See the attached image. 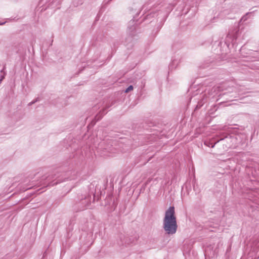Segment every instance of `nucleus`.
I'll list each match as a JSON object with an SVG mask.
<instances>
[{
  "label": "nucleus",
  "instance_id": "9b49d317",
  "mask_svg": "<svg viewBox=\"0 0 259 259\" xmlns=\"http://www.w3.org/2000/svg\"><path fill=\"white\" fill-rule=\"evenodd\" d=\"M39 101V98L38 97L36 98L35 99L33 100L32 101H31V102H30L28 105V106H31L33 104H34V103H35L36 102H38Z\"/></svg>",
  "mask_w": 259,
  "mask_h": 259
},
{
  "label": "nucleus",
  "instance_id": "4be33fe9",
  "mask_svg": "<svg viewBox=\"0 0 259 259\" xmlns=\"http://www.w3.org/2000/svg\"><path fill=\"white\" fill-rule=\"evenodd\" d=\"M48 181L50 180V178H48Z\"/></svg>",
  "mask_w": 259,
  "mask_h": 259
},
{
  "label": "nucleus",
  "instance_id": "412c9836",
  "mask_svg": "<svg viewBox=\"0 0 259 259\" xmlns=\"http://www.w3.org/2000/svg\"><path fill=\"white\" fill-rule=\"evenodd\" d=\"M5 23H6V22L2 23H1V25H3V24H4Z\"/></svg>",
  "mask_w": 259,
  "mask_h": 259
},
{
  "label": "nucleus",
  "instance_id": "a211bd4d",
  "mask_svg": "<svg viewBox=\"0 0 259 259\" xmlns=\"http://www.w3.org/2000/svg\"><path fill=\"white\" fill-rule=\"evenodd\" d=\"M134 20H132L130 22V24H133L134 23Z\"/></svg>",
  "mask_w": 259,
  "mask_h": 259
},
{
  "label": "nucleus",
  "instance_id": "39448f33",
  "mask_svg": "<svg viewBox=\"0 0 259 259\" xmlns=\"http://www.w3.org/2000/svg\"><path fill=\"white\" fill-rule=\"evenodd\" d=\"M113 103V97L112 96H106L104 99L102 103V108L96 115L95 117L96 121L99 120L102 116L107 113V109L110 107Z\"/></svg>",
  "mask_w": 259,
  "mask_h": 259
},
{
  "label": "nucleus",
  "instance_id": "dca6fc26",
  "mask_svg": "<svg viewBox=\"0 0 259 259\" xmlns=\"http://www.w3.org/2000/svg\"><path fill=\"white\" fill-rule=\"evenodd\" d=\"M110 185L111 187L113 188V184H112V179H110Z\"/></svg>",
  "mask_w": 259,
  "mask_h": 259
},
{
  "label": "nucleus",
  "instance_id": "aec40b11",
  "mask_svg": "<svg viewBox=\"0 0 259 259\" xmlns=\"http://www.w3.org/2000/svg\"><path fill=\"white\" fill-rule=\"evenodd\" d=\"M234 39H236V37L235 35L233 36L232 40H234Z\"/></svg>",
  "mask_w": 259,
  "mask_h": 259
},
{
  "label": "nucleus",
  "instance_id": "423d86ee",
  "mask_svg": "<svg viewBox=\"0 0 259 259\" xmlns=\"http://www.w3.org/2000/svg\"><path fill=\"white\" fill-rule=\"evenodd\" d=\"M220 140L224 141V142L227 143L226 147L228 148H234L236 147L237 138L234 136L229 135Z\"/></svg>",
  "mask_w": 259,
  "mask_h": 259
},
{
  "label": "nucleus",
  "instance_id": "f257e3e1",
  "mask_svg": "<svg viewBox=\"0 0 259 259\" xmlns=\"http://www.w3.org/2000/svg\"><path fill=\"white\" fill-rule=\"evenodd\" d=\"M97 187V182L94 181L88 186L84 193L78 194L77 200L74 206V209L76 211L92 208L91 203L99 198L96 196Z\"/></svg>",
  "mask_w": 259,
  "mask_h": 259
},
{
  "label": "nucleus",
  "instance_id": "20e7f679",
  "mask_svg": "<svg viewBox=\"0 0 259 259\" xmlns=\"http://www.w3.org/2000/svg\"><path fill=\"white\" fill-rule=\"evenodd\" d=\"M113 144V140L112 139L106 138L104 140L103 143L100 145L98 149V152L100 153L101 156H110L112 154Z\"/></svg>",
  "mask_w": 259,
  "mask_h": 259
},
{
  "label": "nucleus",
  "instance_id": "f03ea898",
  "mask_svg": "<svg viewBox=\"0 0 259 259\" xmlns=\"http://www.w3.org/2000/svg\"><path fill=\"white\" fill-rule=\"evenodd\" d=\"M162 227L165 233L168 235H174L177 232L178 226L174 206H169L165 211Z\"/></svg>",
  "mask_w": 259,
  "mask_h": 259
},
{
  "label": "nucleus",
  "instance_id": "f3484780",
  "mask_svg": "<svg viewBox=\"0 0 259 259\" xmlns=\"http://www.w3.org/2000/svg\"><path fill=\"white\" fill-rule=\"evenodd\" d=\"M242 20H244V21L246 20V16H244L242 17Z\"/></svg>",
  "mask_w": 259,
  "mask_h": 259
},
{
  "label": "nucleus",
  "instance_id": "9d476101",
  "mask_svg": "<svg viewBox=\"0 0 259 259\" xmlns=\"http://www.w3.org/2000/svg\"><path fill=\"white\" fill-rule=\"evenodd\" d=\"M5 69V66H4L2 70H1V79H0V82L3 80V79L5 78V76L6 74L5 72L3 73V71L4 69Z\"/></svg>",
  "mask_w": 259,
  "mask_h": 259
},
{
  "label": "nucleus",
  "instance_id": "1a4fd4ad",
  "mask_svg": "<svg viewBox=\"0 0 259 259\" xmlns=\"http://www.w3.org/2000/svg\"><path fill=\"white\" fill-rule=\"evenodd\" d=\"M66 179V178H64V179H62V178H61V175H58L57 176H56V178H55V180H56V181L55 182H54V180L52 182H50V183H49V185L50 186H54L55 185H57V184H59V183H60L62 182H63L64 181H65V180Z\"/></svg>",
  "mask_w": 259,
  "mask_h": 259
},
{
  "label": "nucleus",
  "instance_id": "f8f14e48",
  "mask_svg": "<svg viewBox=\"0 0 259 259\" xmlns=\"http://www.w3.org/2000/svg\"><path fill=\"white\" fill-rule=\"evenodd\" d=\"M133 86L132 85H130L125 89L124 92L126 93H128L130 91L133 90Z\"/></svg>",
  "mask_w": 259,
  "mask_h": 259
},
{
  "label": "nucleus",
  "instance_id": "7ed1b4c3",
  "mask_svg": "<svg viewBox=\"0 0 259 259\" xmlns=\"http://www.w3.org/2000/svg\"><path fill=\"white\" fill-rule=\"evenodd\" d=\"M139 36L136 33V26L128 27V31L124 41V45L128 50H132L136 45Z\"/></svg>",
  "mask_w": 259,
  "mask_h": 259
},
{
  "label": "nucleus",
  "instance_id": "0eeeda50",
  "mask_svg": "<svg viewBox=\"0 0 259 259\" xmlns=\"http://www.w3.org/2000/svg\"><path fill=\"white\" fill-rule=\"evenodd\" d=\"M113 195L111 193L108 194V196L105 199V208L107 212L110 213L112 212V207L113 205V200H112Z\"/></svg>",
  "mask_w": 259,
  "mask_h": 259
},
{
  "label": "nucleus",
  "instance_id": "4468645a",
  "mask_svg": "<svg viewBox=\"0 0 259 259\" xmlns=\"http://www.w3.org/2000/svg\"><path fill=\"white\" fill-rule=\"evenodd\" d=\"M209 66L208 63H207L206 65H202L200 66L201 68H205Z\"/></svg>",
  "mask_w": 259,
  "mask_h": 259
},
{
  "label": "nucleus",
  "instance_id": "ddd939ff",
  "mask_svg": "<svg viewBox=\"0 0 259 259\" xmlns=\"http://www.w3.org/2000/svg\"><path fill=\"white\" fill-rule=\"evenodd\" d=\"M219 142V141H217V142H215V143H209L207 144H206V143H205L204 144H205V145H207V146H208V147H210L211 148H213V147H214V146H215V144Z\"/></svg>",
  "mask_w": 259,
  "mask_h": 259
},
{
  "label": "nucleus",
  "instance_id": "2eb2a0df",
  "mask_svg": "<svg viewBox=\"0 0 259 259\" xmlns=\"http://www.w3.org/2000/svg\"><path fill=\"white\" fill-rule=\"evenodd\" d=\"M99 108V105H96L93 108V110H97V109Z\"/></svg>",
  "mask_w": 259,
  "mask_h": 259
},
{
  "label": "nucleus",
  "instance_id": "6ab92c4d",
  "mask_svg": "<svg viewBox=\"0 0 259 259\" xmlns=\"http://www.w3.org/2000/svg\"><path fill=\"white\" fill-rule=\"evenodd\" d=\"M231 37V34H230V33H229V34L227 35V38H229V37Z\"/></svg>",
  "mask_w": 259,
  "mask_h": 259
},
{
  "label": "nucleus",
  "instance_id": "6e6552de",
  "mask_svg": "<svg viewBox=\"0 0 259 259\" xmlns=\"http://www.w3.org/2000/svg\"><path fill=\"white\" fill-rule=\"evenodd\" d=\"M119 238L120 239L121 242L120 243H119L120 245H128L132 243L131 239L127 237L125 238L124 234H120L119 235Z\"/></svg>",
  "mask_w": 259,
  "mask_h": 259
}]
</instances>
